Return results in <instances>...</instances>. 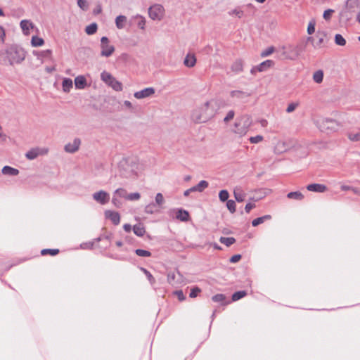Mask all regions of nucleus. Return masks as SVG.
<instances>
[{
	"label": "nucleus",
	"instance_id": "20e7f679",
	"mask_svg": "<svg viewBox=\"0 0 360 360\" xmlns=\"http://www.w3.org/2000/svg\"><path fill=\"white\" fill-rule=\"evenodd\" d=\"M26 56L25 50L20 47H13L8 51V58L11 65L19 64L22 62Z\"/></svg>",
	"mask_w": 360,
	"mask_h": 360
},
{
	"label": "nucleus",
	"instance_id": "473e14b6",
	"mask_svg": "<svg viewBox=\"0 0 360 360\" xmlns=\"http://www.w3.org/2000/svg\"><path fill=\"white\" fill-rule=\"evenodd\" d=\"M44 41L42 38L37 36H33L32 37L31 44L34 47L41 46L44 44Z\"/></svg>",
	"mask_w": 360,
	"mask_h": 360
},
{
	"label": "nucleus",
	"instance_id": "8fccbe9b",
	"mask_svg": "<svg viewBox=\"0 0 360 360\" xmlns=\"http://www.w3.org/2000/svg\"><path fill=\"white\" fill-rule=\"evenodd\" d=\"M77 5L83 11H86L89 7L86 0H77Z\"/></svg>",
	"mask_w": 360,
	"mask_h": 360
},
{
	"label": "nucleus",
	"instance_id": "f8f14e48",
	"mask_svg": "<svg viewBox=\"0 0 360 360\" xmlns=\"http://www.w3.org/2000/svg\"><path fill=\"white\" fill-rule=\"evenodd\" d=\"M155 91L153 87H147L141 91H136L134 96L137 99H143L152 96Z\"/></svg>",
	"mask_w": 360,
	"mask_h": 360
},
{
	"label": "nucleus",
	"instance_id": "6e6552de",
	"mask_svg": "<svg viewBox=\"0 0 360 360\" xmlns=\"http://www.w3.org/2000/svg\"><path fill=\"white\" fill-rule=\"evenodd\" d=\"M101 55L105 57L110 56L115 51V47L109 44V39L107 37H103L101 39Z\"/></svg>",
	"mask_w": 360,
	"mask_h": 360
},
{
	"label": "nucleus",
	"instance_id": "c03bdc74",
	"mask_svg": "<svg viewBox=\"0 0 360 360\" xmlns=\"http://www.w3.org/2000/svg\"><path fill=\"white\" fill-rule=\"evenodd\" d=\"M135 253L139 257H148L151 255L150 252L142 249H136Z\"/></svg>",
	"mask_w": 360,
	"mask_h": 360
},
{
	"label": "nucleus",
	"instance_id": "aec40b11",
	"mask_svg": "<svg viewBox=\"0 0 360 360\" xmlns=\"http://www.w3.org/2000/svg\"><path fill=\"white\" fill-rule=\"evenodd\" d=\"M75 87L78 89H83L86 86V79L82 75H79L75 79Z\"/></svg>",
	"mask_w": 360,
	"mask_h": 360
},
{
	"label": "nucleus",
	"instance_id": "bf43d9fd",
	"mask_svg": "<svg viewBox=\"0 0 360 360\" xmlns=\"http://www.w3.org/2000/svg\"><path fill=\"white\" fill-rule=\"evenodd\" d=\"M112 203L116 207H120L122 205L121 202L119 200V198H117L116 195L113 194L112 198Z\"/></svg>",
	"mask_w": 360,
	"mask_h": 360
},
{
	"label": "nucleus",
	"instance_id": "ddd939ff",
	"mask_svg": "<svg viewBox=\"0 0 360 360\" xmlns=\"http://www.w3.org/2000/svg\"><path fill=\"white\" fill-rule=\"evenodd\" d=\"M80 144L81 140L79 138H75L72 143H68L65 146L64 150L67 153H74L79 150Z\"/></svg>",
	"mask_w": 360,
	"mask_h": 360
},
{
	"label": "nucleus",
	"instance_id": "4d7b16f0",
	"mask_svg": "<svg viewBox=\"0 0 360 360\" xmlns=\"http://www.w3.org/2000/svg\"><path fill=\"white\" fill-rule=\"evenodd\" d=\"M155 207V205L154 203H150L146 206L145 212L148 214H153L155 212V210H154Z\"/></svg>",
	"mask_w": 360,
	"mask_h": 360
},
{
	"label": "nucleus",
	"instance_id": "423d86ee",
	"mask_svg": "<svg viewBox=\"0 0 360 360\" xmlns=\"http://www.w3.org/2000/svg\"><path fill=\"white\" fill-rule=\"evenodd\" d=\"M358 12H360V0H347L345 10L342 11V15L349 19L352 16L349 14Z\"/></svg>",
	"mask_w": 360,
	"mask_h": 360
},
{
	"label": "nucleus",
	"instance_id": "2eb2a0df",
	"mask_svg": "<svg viewBox=\"0 0 360 360\" xmlns=\"http://www.w3.org/2000/svg\"><path fill=\"white\" fill-rule=\"evenodd\" d=\"M167 282L172 285L181 283L182 276L179 271L176 273L169 272L167 274Z\"/></svg>",
	"mask_w": 360,
	"mask_h": 360
},
{
	"label": "nucleus",
	"instance_id": "052dcab7",
	"mask_svg": "<svg viewBox=\"0 0 360 360\" xmlns=\"http://www.w3.org/2000/svg\"><path fill=\"white\" fill-rule=\"evenodd\" d=\"M234 115H235V112L233 110L229 111L226 116L224 117V121L225 122H229L230 120H231L233 118Z\"/></svg>",
	"mask_w": 360,
	"mask_h": 360
},
{
	"label": "nucleus",
	"instance_id": "6ab92c4d",
	"mask_svg": "<svg viewBox=\"0 0 360 360\" xmlns=\"http://www.w3.org/2000/svg\"><path fill=\"white\" fill-rule=\"evenodd\" d=\"M196 63V58L193 53H188L184 58V64L188 68H193Z\"/></svg>",
	"mask_w": 360,
	"mask_h": 360
},
{
	"label": "nucleus",
	"instance_id": "b1692460",
	"mask_svg": "<svg viewBox=\"0 0 360 360\" xmlns=\"http://www.w3.org/2000/svg\"><path fill=\"white\" fill-rule=\"evenodd\" d=\"M229 13L231 15H235L238 18H242L246 16V15L245 14V9H243V6H238L233 10L229 11Z\"/></svg>",
	"mask_w": 360,
	"mask_h": 360
},
{
	"label": "nucleus",
	"instance_id": "9d476101",
	"mask_svg": "<svg viewBox=\"0 0 360 360\" xmlns=\"http://www.w3.org/2000/svg\"><path fill=\"white\" fill-rule=\"evenodd\" d=\"M93 199L101 205H105L110 200V195L106 191L101 190L92 195Z\"/></svg>",
	"mask_w": 360,
	"mask_h": 360
},
{
	"label": "nucleus",
	"instance_id": "3c124183",
	"mask_svg": "<svg viewBox=\"0 0 360 360\" xmlns=\"http://www.w3.org/2000/svg\"><path fill=\"white\" fill-rule=\"evenodd\" d=\"M264 139V137L261 135H257L255 136H252L249 139L251 143H258L261 141H262Z\"/></svg>",
	"mask_w": 360,
	"mask_h": 360
},
{
	"label": "nucleus",
	"instance_id": "4c0bfd02",
	"mask_svg": "<svg viewBox=\"0 0 360 360\" xmlns=\"http://www.w3.org/2000/svg\"><path fill=\"white\" fill-rule=\"evenodd\" d=\"M247 292L245 290L237 291L232 295V300L237 301L245 296H246Z\"/></svg>",
	"mask_w": 360,
	"mask_h": 360
},
{
	"label": "nucleus",
	"instance_id": "7ed1b4c3",
	"mask_svg": "<svg viewBox=\"0 0 360 360\" xmlns=\"http://www.w3.org/2000/svg\"><path fill=\"white\" fill-rule=\"evenodd\" d=\"M251 124V120L248 115L241 116L238 118L235 122L234 132L243 136L245 134Z\"/></svg>",
	"mask_w": 360,
	"mask_h": 360
},
{
	"label": "nucleus",
	"instance_id": "09e8293b",
	"mask_svg": "<svg viewBox=\"0 0 360 360\" xmlns=\"http://www.w3.org/2000/svg\"><path fill=\"white\" fill-rule=\"evenodd\" d=\"M315 21L314 20H311L309 22L308 24V27H307V33L309 34H312L314 33L315 32Z\"/></svg>",
	"mask_w": 360,
	"mask_h": 360
},
{
	"label": "nucleus",
	"instance_id": "a19ab883",
	"mask_svg": "<svg viewBox=\"0 0 360 360\" xmlns=\"http://www.w3.org/2000/svg\"><path fill=\"white\" fill-rule=\"evenodd\" d=\"M229 194L226 190H221L219 193V198L221 202H227V200H229Z\"/></svg>",
	"mask_w": 360,
	"mask_h": 360
},
{
	"label": "nucleus",
	"instance_id": "de8ad7c7",
	"mask_svg": "<svg viewBox=\"0 0 360 360\" xmlns=\"http://www.w3.org/2000/svg\"><path fill=\"white\" fill-rule=\"evenodd\" d=\"M232 70L235 72H241L242 70H243V65H242V62L241 61H236L235 62L232 67H231Z\"/></svg>",
	"mask_w": 360,
	"mask_h": 360
},
{
	"label": "nucleus",
	"instance_id": "0eeeda50",
	"mask_svg": "<svg viewBox=\"0 0 360 360\" xmlns=\"http://www.w3.org/2000/svg\"><path fill=\"white\" fill-rule=\"evenodd\" d=\"M165 9L160 4H154L148 8L149 17L153 20H161L164 15Z\"/></svg>",
	"mask_w": 360,
	"mask_h": 360
},
{
	"label": "nucleus",
	"instance_id": "4be33fe9",
	"mask_svg": "<svg viewBox=\"0 0 360 360\" xmlns=\"http://www.w3.org/2000/svg\"><path fill=\"white\" fill-rule=\"evenodd\" d=\"M1 172L7 176H17L19 174V170L10 166H4L2 168Z\"/></svg>",
	"mask_w": 360,
	"mask_h": 360
},
{
	"label": "nucleus",
	"instance_id": "79ce46f5",
	"mask_svg": "<svg viewBox=\"0 0 360 360\" xmlns=\"http://www.w3.org/2000/svg\"><path fill=\"white\" fill-rule=\"evenodd\" d=\"M226 207L231 213L233 214L236 212V202L234 200H227Z\"/></svg>",
	"mask_w": 360,
	"mask_h": 360
},
{
	"label": "nucleus",
	"instance_id": "72a5a7b5",
	"mask_svg": "<svg viewBox=\"0 0 360 360\" xmlns=\"http://www.w3.org/2000/svg\"><path fill=\"white\" fill-rule=\"evenodd\" d=\"M287 197L297 200H301L304 198L303 194L300 191L290 192L288 193Z\"/></svg>",
	"mask_w": 360,
	"mask_h": 360
},
{
	"label": "nucleus",
	"instance_id": "c85d7f7f",
	"mask_svg": "<svg viewBox=\"0 0 360 360\" xmlns=\"http://www.w3.org/2000/svg\"><path fill=\"white\" fill-rule=\"evenodd\" d=\"M243 9H245V14L247 15H253L256 11V8L254 5L252 4H248L247 5L242 6Z\"/></svg>",
	"mask_w": 360,
	"mask_h": 360
},
{
	"label": "nucleus",
	"instance_id": "864d4df0",
	"mask_svg": "<svg viewBox=\"0 0 360 360\" xmlns=\"http://www.w3.org/2000/svg\"><path fill=\"white\" fill-rule=\"evenodd\" d=\"M141 195L139 193H132L127 195L128 200H137L140 198Z\"/></svg>",
	"mask_w": 360,
	"mask_h": 360
},
{
	"label": "nucleus",
	"instance_id": "1a4fd4ad",
	"mask_svg": "<svg viewBox=\"0 0 360 360\" xmlns=\"http://www.w3.org/2000/svg\"><path fill=\"white\" fill-rule=\"evenodd\" d=\"M49 152L47 148L36 147L31 148L25 153V157L27 160H33L40 155H46Z\"/></svg>",
	"mask_w": 360,
	"mask_h": 360
},
{
	"label": "nucleus",
	"instance_id": "6e6d98bb",
	"mask_svg": "<svg viewBox=\"0 0 360 360\" xmlns=\"http://www.w3.org/2000/svg\"><path fill=\"white\" fill-rule=\"evenodd\" d=\"M200 292V289L198 287L193 288L191 290L189 296L191 298H195L198 296V293Z\"/></svg>",
	"mask_w": 360,
	"mask_h": 360
},
{
	"label": "nucleus",
	"instance_id": "cd10ccee",
	"mask_svg": "<svg viewBox=\"0 0 360 360\" xmlns=\"http://www.w3.org/2000/svg\"><path fill=\"white\" fill-rule=\"evenodd\" d=\"M133 231L137 236H143L146 233L144 226L141 224L134 225Z\"/></svg>",
	"mask_w": 360,
	"mask_h": 360
},
{
	"label": "nucleus",
	"instance_id": "c756f323",
	"mask_svg": "<svg viewBox=\"0 0 360 360\" xmlns=\"http://www.w3.org/2000/svg\"><path fill=\"white\" fill-rule=\"evenodd\" d=\"M234 197L236 201L240 202H243L245 199V193H243L241 190L236 189L233 192Z\"/></svg>",
	"mask_w": 360,
	"mask_h": 360
},
{
	"label": "nucleus",
	"instance_id": "f257e3e1",
	"mask_svg": "<svg viewBox=\"0 0 360 360\" xmlns=\"http://www.w3.org/2000/svg\"><path fill=\"white\" fill-rule=\"evenodd\" d=\"M217 106V101L212 100L207 101L198 109L195 110L192 113V119L194 122L201 123L205 122L207 120L214 116Z\"/></svg>",
	"mask_w": 360,
	"mask_h": 360
},
{
	"label": "nucleus",
	"instance_id": "412c9836",
	"mask_svg": "<svg viewBox=\"0 0 360 360\" xmlns=\"http://www.w3.org/2000/svg\"><path fill=\"white\" fill-rule=\"evenodd\" d=\"M208 186L209 184L207 181L202 180L196 186L190 188V191L193 192H202Z\"/></svg>",
	"mask_w": 360,
	"mask_h": 360
},
{
	"label": "nucleus",
	"instance_id": "a18cd8bd",
	"mask_svg": "<svg viewBox=\"0 0 360 360\" xmlns=\"http://www.w3.org/2000/svg\"><path fill=\"white\" fill-rule=\"evenodd\" d=\"M59 252L58 249H44L41 251L42 255L50 254L51 255H56Z\"/></svg>",
	"mask_w": 360,
	"mask_h": 360
},
{
	"label": "nucleus",
	"instance_id": "ea45409f",
	"mask_svg": "<svg viewBox=\"0 0 360 360\" xmlns=\"http://www.w3.org/2000/svg\"><path fill=\"white\" fill-rule=\"evenodd\" d=\"M335 44L337 45H339V46H345L346 44V40L340 34H335Z\"/></svg>",
	"mask_w": 360,
	"mask_h": 360
},
{
	"label": "nucleus",
	"instance_id": "e2e57ef3",
	"mask_svg": "<svg viewBox=\"0 0 360 360\" xmlns=\"http://www.w3.org/2000/svg\"><path fill=\"white\" fill-rule=\"evenodd\" d=\"M137 18H139L141 20L138 22V26L140 29L144 30L145 29V25H146V20L141 15H138Z\"/></svg>",
	"mask_w": 360,
	"mask_h": 360
},
{
	"label": "nucleus",
	"instance_id": "49530a36",
	"mask_svg": "<svg viewBox=\"0 0 360 360\" xmlns=\"http://www.w3.org/2000/svg\"><path fill=\"white\" fill-rule=\"evenodd\" d=\"M225 295L223 294H217L212 296V300L214 302H221L222 303L225 300Z\"/></svg>",
	"mask_w": 360,
	"mask_h": 360
},
{
	"label": "nucleus",
	"instance_id": "dca6fc26",
	"mask_svg": "<svg viewBox=\"0 0 360 360\" xmlns=\"http://www.w3.org/2000/svg\"><path fill=\"white\" fill-rule=\"evenodd\" d=\"M105 217L109 219L115 225H118L120 222V216L117 212L106 210L105 211Z\"/></svg>",
	"mask_w": 360,
	"mask_h": 360
},
{
	"label": "nucleus",
	"instance_id": "a211bd4d",
	"mask_svg": "<svg viewBox=\"0 0 360 360\" xmlns=\"http://www.w3.org/2000/svg\"><path fill=\"white\" fill-rule=\"evenodd\" d=\"M33 53L34 56H36L37 57L38 59H40L41 60H43V59H45V58H48V59L52 58H51L52 51L50 49L41 51H34Z\"/></svg>",
	"mask_w": 360,
	"mask_h": 360
},
{
	"label": "nucleus",
	"instance_id": "7c9ffc66",
	"mask_svg": "<svg viewBox=\"0 0 360 360\" xmlns=\"http://www.w3.org/2000/svg\"><path fill=\"white\" fill-rule=\"evenodd\" d=\"M221 243L225 245L227 247L231 246L236 242V239L233 237H221L219 238Z\"/></svg>",
	"mask_w": 360,
	"mask_h": 360
},
{
	"label": "nucleus",
	"instance_id": "393cba45",
	"mask_svg": "<svg viewBox=\"0 0 360 360\" xmlns=\"http://www.w3.org/2000/svg\"><path fill=\"white\" fill-rule=\"evenodd\" d=\"M176 217L181 221H187L189 218V214L186 210L179 209L176 212Z\"/></svg>",
	"mask_w": 360,
	"mask_h": 360
},
{
	"label": "nucleus",
	"instance_id": "774afa93",
	"mask_svg": "<svg viewBox=\"0 0 360 360\" xmlns=\"http://www.w3.org/2000/svg\"><path fill=\"white\" fill-rule=\"evenodd\" d=\"M255 207V204H252V203H247L245 207V210L247 213H249L250 212V210Z\"/></svg>",
	"mask_w": 360,
	"mask_h": 360
},
{
	"label": "nucleus",
	"instance_id": "13d9d810",
	"mask_svg": "<svg viewBox=\"0 0 360 360\" xmlns=\"http://www.w3.org/2000/svg\"><path fill=\"white\" fill-rule=\"evenodd\" d=\"M349 139L352 141H358L360 140V134L359 133H350L348 135Z\"/></svg>",
	"mask_w": 360,
	"mask_h": 360
},
{
	"label": "nucleus",
	"instance_id": "69168bd1",
	"mask_svg": "<svg viewBox=\"0 0 360 360\" xmlns=\"http://www.w3.org/2000/svg\"><path fill=\"white\" fill-rule=\"evenodd\" d=\"M240 259H241L240 255H234L233 256H232L230 258L229 261L231 263H236V262H239Z\"/></svg>",
	"mask_w": 360,
	"mask_h": 360
},
{
	"label": "nucleus",
	"instance_id": "5701e85b",
	"mask_svg": "<svg viewBox=\"0 0 360 360\" xmlns=\"http://www.w3.org/2000/svg\"><path fill=\"white\" fill-rule=\"evenodd\" d=\"M127 18L125 15H118L115 18V25L117 29H123L125 27Z\"/></svg>",
	"mask_w": 360,
	"mask_h": 360
},
{
	"label": "nucleus",
	"instance_id": "37998d69",
	"mask_svg": "<svg viewBox=\"0 0 360 360\" xmlns=\"http://www.w3.org/2000/svg\"><path fill=\"white\" fill-rule=\"evenodd\" d=\"M274 51H275V49L274 46H269L267 49H266L265 50L262 51L260 56L262 58L267 57V56H270L271 54H272L274 52Z\"/></svg>",
	"mask_w": 360,
	"mask_h": 360
},
{
	"label": "nucleus",
	"instance_id": "a878e982",
	"mask_svg": "<svg viewBox=\"0 0 360 360\" xmlns=\"http://www.w3.org/2000/svg\"><path fill=\"white\" fill-rule=\"evenodd\" d=\"M20 25V27L22 30L23 32L25 34H28L30 28H32L33 27L32 23L30 22L27 20H21Z\"/></svg>",
	"mask_w": 360,
	"mask_h": 360
},
{
	"label": "nucleus",
	"instance_id": "58836bf2",
	"mask_svg": "<svg viewBox=\"0 0 360 360\" xmlns=\"http://www.w3.org/2000/svg\"><path fill=\"white\" fill-rule=\"evenodd\" d=\"M140 269L146 276V277L150 284H154L155 283V278L146 269H145L143 267H141Z\"/></svg>",
	"mask_w": 360,
	"mask_h": 360
},
{
	"label": "nucleus",
	"instance_id": "5fc2aeb1",
	"mask_svg": "<svg viewBox=\"0 0 360 360\" xmlns=\"http://www.w3.org/2000/svg\"><path fill=\"white\" fill-rule=\"evenodd\" d=\"M333 13L334 10L327 9L324 11L323 17L326 20H329L331 18V15Z\"/></svg>",
	"mask_w": 360,
	"mask_h": 360
},
{
	"label": "nucleus",
	"instance_id": "603ef678",
	"mask_svg": "<svg viewBox=\"0 0 360 360\" xmlns=\"http://www.w3.org/2000/svg\"><path fill=\"white\" fill-rule=\"evenodd\" d=\"M164 201L165 200L162 194L160 193H157L155 195V203L158 205L161 206L164 203Z\"/></svg>",
	"mask_w": 360,
	"mask_h": 360
},
{
	"label": "nucleus",
	"instance_id": "bb28decb",
	"mask_svg": "<svg viewBox=\"0 0 360 360\" xmlns=\"http://www.w3.org/2000/svg\"><path fill=\"white\" fill-rule=\"evenodd\" d=\"M62 87L64 92H69L72 87V81L70 78H65L62 82Z\"/></svg>",
	"mask_w": 360,
	"mask_h": 360
},
{
	"label": "nucleus",
	"instance_id": "338daca9",
	"mask_svg": "<svg viewBox=\"0 0 360 360\" xmlns=\"http://www.w3.org/2000/svg\"><path fill=\"white\" fill-rule=\"evenodd\" d=\"M175 294L177 295L178 299L180 301H184L186 298L182 290L176 291Z\"/></svg>",
	"mask_w": 360,
	"mask_h": 360
},
{
	"label": "nucleus",
	"instance_id": "f3484780",
	"mask_svg": "<svg viewBox=\"0 0 360 360\" xmlns=\"http://www.w3.org/2000/svg\"><path fill=\"white\" fill-rule=\"evenodd\" d=\"M307 189L312 192L323 193L326 191L327 187L323 184H311L307 186Z\"/></svg>",
	"mask_w": 360,
	"mask_h": 360
},
{
	"label": "nucleus",
	"instance_id": "9b49d317",
	"mask_svg": "<svg viewBox=\"0 0 360 360\" xmlns=\"http://www.w3.org/2000/svg\"><path fill=\"white\" fill-rule=\"evenodd\" d=\"M274 64L275 63L274 60H266L261 63L259 65L253 67L251 69L250 72L252 74H255L257 72H265L270 68L273 67Z\"/></svg>",
	"mask_w": 360,
	"mask_h": 360
},
{
	"label": "nucleus",
	"instance_id": "39448f33",
	"mask_svg": "<svg viewBox=\"0 0 360 360\" xmlns=\"http://www.w3.org/2000/svg\"><path fill=\"white\" fill-rule=\"evenodd\" d=\"M101 79L115 91H121L122 90V84L117 80L110 73L103 71L101 74Z\"/></svg>",
	"mask_w": 360,
	"mask_h": 360
},
{
	"label": "nucleus",
	"instance_id": "f704fd0d",
	"mask_svg": "<svg viewBox=\"0 0 360 360\" xmlns=\"http://www.w3.org/2000/svg\"><path fill=\"white\" fill-rule=\"evenodd\" d=\"M323 72L322 70H317L313 75V79L316 83H321L323 81Z\"/></svg>",
	"mask_w": 360,
	"mask_h": 360
},
{
	"label": "nucleus",
	"instance_id": "680f3d73",
	"mask_svg": "<svg viewBox=\"0 0 360 360\" xmlns=\"http://www.w3.org/2000/svg\"><path fill=\"white\" fill-rule=\"evenodd\" d=\"M297 105H298V104L295 103H290L288 105V106L287 107L286 112L288 113L293 112L295 110V108L297 107Z\"/></svg>",
	"mask_w": 360,
	"mask_h": 360
},
{
	"label": "nucleus",
	"instance_id": "0e129e2a",
	"mask_svg": "<svg viewBox=\"0 0 360 360\" xmlns=\"http://www.w3.org/2000/svg\"><path fill=\"white\" fill-rule=\"evenodd\" d=\"M262 223H264L263 219L262 218V217H260L252 220V225L253 226H257Z\"/></svg>",
	"mask_w": 360,
	"mask_h": 360
},
{
	"label": "nucleus",
	"instance_id": "e433bc0d",
	"mask_svg": "<svg viewBox=\"0 0 360 360\" xmlns=\"http://www.w3.org/2000/svg\"><path fill=\"white\" fill-rule=\"evenodd\" d=\"M231 96L233 98H243L248 97L249 94L242 91H232Z\"/></svg>",
	"mask_w": 360,
	"mask_h": 360
},
{
	"label": "nucleus",
	"instance_id": "2f4dec72",
	"mask_svg": "<svg viewBox=\"0 0 360 360\" xmlns=\"http://www.w3.org/2000/svg\"><path fill=\"white\" fill-rule=\"evenodd\" d=\"M97 29H98L97 24L96 22H93L86 27L85 32L87 34L92 35L96 32Z\"/></svg>",
	"mask_w": 360,
	"mask_h": 360
},
{
	"label": "nucleus",
	"instance_id": "f03ea898",
	"mask_svg": "<svg viewBox=\"0 0 360 360\" xmlns=\"http://www.w3.org/2000/svg\"><path fill=\"white\" fill-rule=\"evenodd\" d=\"M119 175L124 178H130L135 175L134 167L127 158H122L118 164Z\"/></svg>",
	"mask_w": 360,
	"mask_h": 360
},
{
	"label": "nucleus",
	"instance_id": "c9c22d12",
	"mask_svg": "<svg viewBox=\"0 0 360 360\" xmlns=\"http://www.w3.org/2000/svg\"><path fill=\"white\" fill-rule=\"evenodd\" d=\"M114 195H116L117 198H124V199H127V192L125 189L124 188H117V190L115 191L114 192Z\"/></svg>",
	"mask_w": 360,
	"mask_h": 360
},
{
	"label": "nucleus",
	"instance_id": "4468645a",
	"mask_svg": "<svg viewBox=\"0 0 360 360\" xmlns=\"http://www.w3.org/2000/svg\"><path fill=\"white\" fill-rule=\"evenodd\" d=\"M340 124L335 120L326 119L323 122V129H327L330 131H336L340 128Z\"/></svg>",
	"mask_w": 360,
	"mask_h": 360
}]
</instances>
